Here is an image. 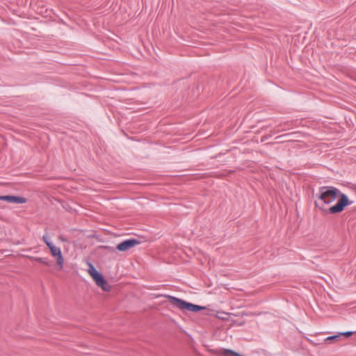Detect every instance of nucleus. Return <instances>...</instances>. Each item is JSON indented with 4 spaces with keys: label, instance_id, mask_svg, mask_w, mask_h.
Wrapping results in <instances>:
<instances>
[{
    "label": "nucleus",
    "instance_id": "1",
    "mask_svg": "<svg viewBox=\"0 0 356 356\" xmlns=\"http://www.w3.org/2000/svg\"><path fill=\"white\" fill-rule=\"evenodd\" d=\"M338 199L336 204L330 207L327 212L330 213H338L343 211L344 208L353 203L348 197L340 192V191L334 187H323L320 189L319 199L325 204H330L333 202L337 197Z\"/></svg>",
    "mask_w": 356,
    "mask_h": 356
},
{
    "label": "nucleus",
    "instance_id": "2",
    "mask_svg": "<svg viewBox=\"0 0 356 356\" xmlns=\"http://www.w3.org/2000/svg\"><path fill=\"white\" fill-rule=\"evenodd\" d=\"M42 239L48 248L49 249L51 255L54 257L56 260V268L60 270L63 269L65 260L64 257L62 254L61 249L59 247H57L49 238V237L47 235H44L42 236Z\"/></svg>",
    "mask_w": 356,
    "mask_h": 356
},
{
    "label": "nucleus",
    "instance_id": "3",
    "mask_svg": "<svg viewBox=\"0 0 356 356\" xmlns=\"http://www.w3.org/2000/svg\"><path fill=\"white\" fill-rule=\"evenodd\" d=\"M88 273L95 282L96 285L105 292H109L111 290V286L105 280L102 273H100L91 263H88Z\"/></svg>",
    "mask_w": 356,
    "mask_h": 356
},
{
    "label": "nucleus",
    "instance_id": "4",
    "mask_svg": "<svg viewBox=\"0 0 356 356\" xmlns=\"http://www.w3.org/2000/svg\"><path fill=\"white\" fill-rule=\"evenodd\" d=\"M165 298H168L171 303L175 305V307H178L181 310H188L191 312H198L200 310H203L205 309V307L193 305L190 302H187L181 299L175 298L174 296H170V295H164Z\"/></svg>",
    "mask_w": 356,
    "mask_h": 356
},
{
    "label": "nucleus",
    "instance_id": "5",
    "mask_svg": "<svg viewBox=\"0 0 356 356\" xmlns=\"http://www.w3.org/2000/svg\"><path fill=\"white\" fill-rule=\"evenodd\" d=\"M140 243L136 239H127L117 245V249L120 252H124L138 245Z\"/></svg>",
    "mask_w": 356,
    "mask_h": 356
},
{
    "label": "nucleus",
    "instance_id": "6",
    "mask_svg": "<svg viewBox=\"0 0 356 356\" xmlns=\"http://www.w3.org/2000/svg\"><path fill=\"white\" fill-rule=\"evenodd\" d=\"M0 200H4L15 204H24L26 202V200L24 197L13 195H1L0 196Z\"/></svg>",
    "mask_w": 356,
    "mask_h": 356
},
{
    "label": "nucleus",
    "instance_id": "7",
    "mask_svg": "<svg viewBox=\"0 0 356 356\" xmlns=\"http://www.w3.org/2000/svg\"><path fill=\"white\" fill-rule=\"evenodd\" d=\"M219 354L222 356H244L229 349H222L220 350Z\"/></svg>",
    "mask_w": 356,
    "mask_h": 356
},
{
    "label": "nucleus",
    "instance_id": "8",
    "mask_svg": "<svg viewBox=\"0 0 356 356\" xmlns=\"http://www.w3.org/2000/svg\"><path fill=\"white\" fill-rule=\"evenodd\" d=\"M27 258L29 259H33V260H35L41 264H43L44 265H48V262L46 261L45 259L44 258H41V257H31V256H26Z\"/></svg>",
    "mask_w": 356,
    "mask_h": 356
},
{
    "label": "nucleus",
    "instance_id": "9",
    "mask_svg": "<svg viewBox=\"0 0 356 356\" xmlns=\"http://www.w3.org/2000/svg\"><path fill=\"white\" fill-rule=\"evenodd\" d=\"M227 315L226 313L224 312H218L216 314V317L220 319H225V317L224 316Z\"/></svg>",
    "mask_w": 356,
    "mask_h": 356
},
{
    "label": "nucleus",
    "instance_id": "10",
    "mask_svg": "<svg viewBox=\"0 0 356 356\" xmlns=\"http://www.w3.org/2000/svg\"><path fill=\"white\" fill-rule=\"evenodd\" d=\"M340 334L341 335H343L345 337H350L352 334H353V332H343V333H341Z\"/></svg>",
    "mask_w": 356,
    "mask_h": 356
},
{
    "label": "nucleus",
    "instance_id": "11",
    "mask_svg": "<svg viewBox=\"0 0 356 356\" xmlns=\"http://www.w3.org/2000/svg\"><path fill=\"white\" fill-rule=\"evenodd\" d=\"M58 238L61 242H66L67 241L66 238L64 236H59Z\"/></svg>",
    "mask_w": 356,
    "mask_h": 356
},
{
    "label": "nucleus",
    "instance_id": "12",
    "mask_svg": "<svg viewBox=\"0 0 356 356\" xmlns=\"http://www.w3.org/2000/svg\"><path fill=\"white\" fill-rule=\"evenodd\" d=\"M337 337H338V336H332V337H327V338L326 339V340H332V339H336V338H337Z\"/></svg>",
    "mask_w": 356,
    "mask_h": 356
}]
</instances>
